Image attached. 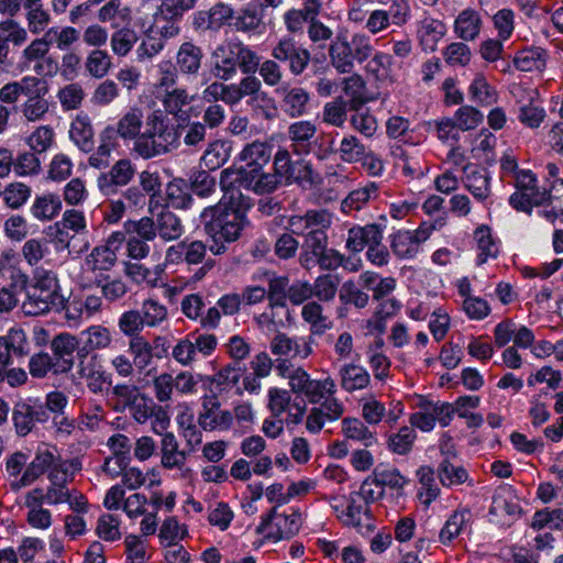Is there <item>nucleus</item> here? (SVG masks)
<instances>
[{"mask_svg": "<svg viewBox=\"0 0 563 563\" xmlns=\"http://www.w3.org/2000/svg\"><path fill=\"white\" fill-rule=\"evenodd\" d=\"M134 141L133 151L144 159L167 154L176 145V134L167 117L155 110L144 118L139 107L130 108L117 122L114 139Z\"/></svg>", "mask_w": 563, "mask_h": 563, "instance_id": "1", "label": "nucleus"}, {"mask_svg": "<svg viewBox=\"0 0 563 563\" xmlns=\"http://www.w3.org/2000/svg\"><path fill=\"white\" fill-rule=\"evenodd\" d=\"M271 157L272 145L258 141L247 144L240 154L245 165L223 169L220 174V186L230 187L234 183H240L243 188L256 195H266L267 186L274 179L272 173L264 172Z\"/></svg>", "mask_w": 563, "mask_h": 563, "instance_id": "2", "label": "nucleus"}, {"mask_svg": "<svg viewBox=\"0 0 563 563\" xmlns=\"http://www.w3.org/2000/svg\"><path fill=\"white\" fill-rule=\"evenodd\" d=\"M273 179L266 189V195L275 192L282 185H297L303 190H311L323 184V177L313 164L299 157L294 159L290 152L279 148L273 157Z\"/></svg>", "mask_w": 563, "mask_h": 563, "instance_id": "3", "label": "nucleus"}, {"mask_svg": "<svg viewBox=\"0 0 563 563\" xmlns=\"http://www.w3.org/2000/svg\"><path fill=\"white\" fill-rule=\"evenodd\" d=\"M212 74L227 81L238 69L243 74H255L258 68V55L250 46L238 40L224 41L211 53Z\"/></svg>", "mask_w": 563, "mask_h": 563, "instance_id": "4", "label": "nucleus"}, {"mask_svg": "<svg viewBox=\"0 0 563 563\" xmlns=\"http://www.w3.org/2000/svg\"><path fill=\"white\" fill-rule=\"evenodd\" d=\"M63 305V296L59 292V284L55 273L51 271H37L34 283L26 289V298L22 303V310L27 316H40L51 309H58Z\"/></svg>", "mask_w": 563, "mask_h": 563, "instance_id": "5", "label": "nucleus"}, {"mask_svg": "<svg viewBox=\"0 0 563 563\" xmlns=\"http://www.w3.org/2000/svg\"><path fill=\"white\" fill-rule=\"evenodd\" d=\"M205 232L212 239H223L225 242L236 241L247 219H243L239 212L228 209L224 203L205 208L200 214Z\"/></svg>", "mask_w": 563, "mask_h": 563, "instance_id": "6", "label": "nucleus"}, {"mask_svg": "<svg viewBox=\"0 0 563 563\" xmlns=\"http://www.w3.org/2000/svg\"><path fill=\"white\" fill-rule=\"evenodd\" d=\"M369 54L371 46L367 37L362 34H355L351 40L338 35L329 47L331 64L341 74L350 73L353 69L354 60L362 63Z\"/></svg>", "mask_w": 563, "mask_h": 563, "instance_id": "7", "label": "nucleus"}, {"mask_svg": "<svg viewBox=\"0 0 563 563\" xmlns=\"http://www.w3.org/2000/svg\"><path fill=\"white\" fill-rule=\"evenodd\" d=\"M301 514L292 510L291 514H279L277 507H273L269 512L262 517L261 523L256 528V533L264 534L266 539L279 541L290 539L300 529Z\"/></svg>", "mask_w": 563, "mask_h": 563, "instance_id": "8", "label": "nucleus"}, {"mask_svg": "<svg viewBox=\"0 0 563 563\" xmlns=\"http://www.w3.org/2000/svg\"><path fill=\"white\" fill-rule=\"evenodd\" d=\"M271 56L280 64H285L294 76L303 74L311 60L308 48L290 35L283 36L276 42L272 47Z\"/></svg>", "mask_w": 563, "mask_h": 563, "instance_id": "9", "label": "nucleus"}, {"mask_svg": "<svg viewBox=\"0 0 563 563\" xmlns=\"http://www.w3.org/2000/svg\"><path fill=\"white\" fill-rule=\"evenodd\" d=\"M49 415L42 404L31 400H19L12 408V422L18 437H26L37 423H44Z\"/></svg>", "mask_w": 563, "mask_h": 563, "instance_id": "10", "label": "nucleus"}, {"mask_svg": "<svg viewBox=\"0 0 563 563\" xmlns=\"http://www.w3.org/2000/svg\"><path fill=\"white\" fill-rule=\"evenodd\" d=\"M135 167L130 158H120L111 168L97 178L98 189L104 196H114L121 187L131 183L135 176Z\"/></svg>", "mask_w": 563, "mask_h": 563, "instance_id": "11", "label": "nucleus"}, {"mask_svg": "<svg viewBox=\"0 0 563 563\" xmlns=\"http://www.w3.org/2000/svg\"><path fill=\"white\" fill-rule=\"evenodd\" d=\"M442 225L441 222L435 221L432 224L422 223L420 227L411 232V231H398L391 242V247L394 253L400 258H411L413 257L420 247L421 242H424L431 234L433 230L437 229V225Z\"/></svg>", "mask_w": 563, "mask_h": 563, "instance_id": "12", "label": "nucleus"}, {"mask_svg": "<svg viewBox=\"0 0 563 563\" xmlns=\"http://www.w3.org/2000/svg\"><path fill=\"white\" fill-rule=\"evenodd\" d=\"M30 353V342L22 329H11L0 335V383L3 369L13 364L14 358H23Z\"/></svg>", "mask_w": 563, "mask_h": 563, "instance_id": "13", "label": "nucleus"}, {"mask_svg": "<svg viewBox=\"0 0 563 563\" xmlns=\"http://www.w3.org/2000/svg\"><path fill=\"white\" fill-rule=\"evenodd\" d=\"M161 465L165 470H177L184 478L191 475V468L187 465L189 451L180 450L174 433L165 432L161 440Z\"/></svg>", "mask_w": 563, "mask_h": 563, "instance_id": "14", "label": "nucleus"}, {"mask_svg": "<svg viewBox=\"0 0 563 563\" xmlns=\"http://www.w3.org/2000/svg\"><path fill=\"white\" fill-rule=\"evenodd\" d=\"M232 421L231 411L221 410V404L216 395H206L202 398V410L199 412L198 423L203 430H228Z\"/></svg>", "mask_w": 563, "mask_h": 563, "instance_id": "15", "label": "nucleus"}, {"mask_svg": "<svg viewBox=\"0 0 563 563\" xmlns=\"http://www.w3.org/2000/svg\"><path fill=\"white\" fill-rule=\"evenodd\" d=\"M78 344L77 338L67 332L53 338L49 346L54 360V374H66L74 367V352L78 349Z\"/></svg>", "mask_w": 563, "mask_h": 563, "instance_id": "16", "label": "nucleus"}, {"mask_svg": "<svg viewBox=\"0 0 563 563\" xmlns=\"http://www.w3.org/2000/svg\"><path fill=\"white\" fill-rule=\"evenodd\" d=\"M330 224L331 218L325 210H308L305 214L291 216L288 220L290 232L303 239L327 230Z\"/></svg>", "mask_w": 563, "mask_h": 563, "instance_id": "17", "label": "nucleus"}, {"mask_svg": "<svg viewBox=\"0 0 563 563\" xmlns=\"http://www.w3.org/2000/svg\"><path fill=\"white\" fill-rule=\"evenodd\" d=\"M77 375L85 379L88 390L96 395L103 393L106 385H111L110 375L103 368L98 354L90 355L89 362L78 363Z\"/></svg>", "mask_w": 563, "mask_h": 563, "instance_id": "18", "label": "nucleus"}, {"mask_svg": "<svg viewBox=\"0 0 563 563\" xmlns=\"http://www.w3.org/2000/svg\"><path fill=\"white\" fill-rule=\"evenodd\" d=\"M462 183L477 201H486L492 194L488 172L479 169L472 164L463 166Z\"/></svg>", "mask_w": 563, "mask_h": 563, "instance_id": "19", "label": "nucleus"}, {"mask_svg": "<svg viewBox=\"0 0 563 563\" xmlns=\"http://www.w3.org/2000/svg\"><path fill=\"white\" fill-rule=\"evenodd\" d=\"M54 462L55 456L49 450H38L33 461L27 464L22 476L11 483V488L13 490H19L22 487L31 485L41 475L48 471L53 466Z\"/></svg>", "mask_w": 563, "mask_h": 563, "instance_id": "20", "label": "nucleus"}, {"mask_svg": "<svg viewBox=\"0 0 563 563\" xmlns=\"http://www.w3.org/2000/svg\"><path fill=\"white\" fill-rule=\"evenodd\" d=\"M282 95L280 108L290 118H299L308 112L309 92L302 87H283L276 90Z\"/></svg>", "mask_w": 563, "mask_h": 563, "instance_id": "21", "label": "nucleus"}, {"mask_svg": "<svg viewBox=\"0 0 563 563\" xmlns=\"http://www.w3.org/2000/svg\"><path fill=\"white\" fill-rule=\"evenodd\" d=\"M299 341L288 336L286 333L277 332L271 341V351L274 355L289 356L301 358L308 357L312 353L311 343L312 338Z\"/></svg>", "mask_w": 563, "mask_h": 563, "instance_id": "22", "label": "nucleus"}, {"mask_svg": "<svg viewBox=\"0 0 563 563\" xmlns=\"http://www.w3.org/2000/svg\"><path fill=\"white\" fill-rule=\"evenodd\" d=\"M316 133L317 128L310 121H297L291 123L287 130V136L291 142V151L297 155L308 154L311 151Z\"/></svg>", "mask_w": 563, "mask_h": 563, "instance_id": "23", "label": "nucleus"}, {"mask_svg": "<svg viewBox=\"0 0 563 563\" xmlns=\"http://www.w3.org/2000/svg\"><path fill=\"white\" fill-rule=\"evenodd\" d=\"M205 54L200 46L185 42L176 54V66L183 75L197 76L201 69Z\"/></svg>", "mask_w": 563, "mask_h": 563, "instance_id": "24", "label": "nucleus"}, {"mask_svg": "<svg viewBox=\"0 0 563 563\" xmlns=\"http://www.w3.org/2000/svg\"><path fill=\"white\" fill-rule=\"evenodd\" d=\"M206 254L207 246L203 242L198 240L190 243L186 242L185 263L188 265H197L202 263V265L196 269L194 275L190 277L191 282L194 283L201 280L214 267V260H206Z\"/></svg>", "mask_w": 563, "mask_h": 563, "instance_id": "25", "label": "nucleus"}, {"mask_svg": "<svg viewBox=\"0 0 563 563\" xmlns=\"http://www.w3.org/2000/svg\"><path fill=\"white\" fill-rule=\"evenodd\" d=\"M71 141L85 153L95 148V131L88 114L79 113L73 120L69 130Z\"/></svg>", "mask_w": 563, "mask_h": 563, "instance_id": "26", "label": "nucleus"}, {"mask_svg": "<svg viewBox=\"0 0 563 563\" xmlns=\"http://www.w3.org/2000/svg\"><path fill=\"white\" fill-rule=\"evenodd\" d=\"M492 515H506L510 520H517L521 512V506L515 493L507 487L496 490L489 509Z\"/></svg>", "mask_w": 563, "mask_h": 563, "instance_id": "27", "label": "nucleus"}, {"mask_svg": "<svg viewBox=\"0 0 563 563\" xmlns=\"http://www.w3.org/2000/svg\"><path fill=\"white\" fill-rule=\"evenodd\" d=\"M383 240V229L377 224L366 227H356L349 230L346 247L352 252H361L371 243H377Z\"/></svg>", "mask_w": 563, "mask_h": 563, "instance_id": "28", "label": "nucleus"}, {"mask_svg": "<svg viewBox=\"0 0 563 563\" xmlns=\"http://www.w3.org/2000/svg\"><path fill=\"white\" fill-rule=\"evenodd\" d=\"M387 485V470L383 465H378L372 475H369L362 484L360 492L355 493L356 496L368 503H375L382 499L385 495Z\"/></svg>", "mask_w": 563, "mask_h": 563, "instance_id": "29", "label": "nucleus"}, {"mask_svg": "<svg viewBox=\"0 0 563 563\" xmlns=\"http://www.w3.org/2000/svg\"><path fill=\"white\" fill-rule=\"evenodd\" d=\"M328 247L327 230H322L311 236L303 239L299 255L300 265L310 271L316 266L317 256Z\"/></svg>", "mask_w": 563, "mask_h": 563, "instance_id": "30", "label": "nucleus"}, {"mask_svg": "<svg viewBox=\"0 0 563 563\" xmlns=\"http://www.w3.org/2000/svg\"><path fill=\"white\" fill-rule=\"evenodd\" d=\"M470 519L471 512L467 509L453 511L440 530L439 541L443 545L451 544L468 528Z\"/></svg>", "mask_w": 563, "mask_h": 563, "instance_id": "31", "label": "nucleus"}, {"mask_svg": "<svg viewBox=\"0 0 563 563\" xmlns=\"http://www.w3.org/2000/svg\"><path fill=\"white\" fill-rule=\"evenodd\" d=\"M97 18L100 23H109L112 27H118L120 24L130 23L132 10L121 0H109L98 10Z\"/></svg>", "mask_w": 563, "mask_h": 563, "instance_id": "32", "label": "nucleus"}, {"mask_svg": "<svg viewBox=\"0 0 563 563\" xmlns=\"http://www.w3.org/2000/svg\"><path fill=\"white\" fill-rule=\"evenodd\" d=\"M343 91L346 96L345 102L350 106V110H358L361 106H365L373 98L366 93V84L362 76L354 74L346 77L342 81Z\"/></svg>", "mask_w": 563, "mask_h": 563, "instance_id": "33", "label": "nucleus"}, {"mask_svg": "<svg viewBox=\"0 0 563 563\" xmlns=\"http://www.w3.org/2000/svg\"><path fill=\"white\" fill-rule=\"evenodd\" d=\"M173 132L176 134V142L181 137L184 144L194 150L199 151L206 144L207 128L202 122H188L187 124H178Z\"/></svg>", "mask_w": 563, "mask_h": 563, "instance_id": "34", "label": "nucleus"}, {"mask_svg": "<svg viewBox=\"0 0 563 563\" xmlns=\"http://www.w3.org/2000/svg\"><path fill=\"white\" fill-rule=\"evenodd\" d=\"M194 99L195 97L189 96L185 88H173L172 90L165 91L162 102L168 114L185 121L189 119V115L184 108L189 106Z\"/></svg>", "mask_w": 563, "mask_h": 563, "instance_id": "35", "label": "nucleus"}, {"mask_svg": "<svg viewBox=\"0 0 563 563\" xmlns=\"http://www.w3.org/2000/svg\"><path fill=\"white\" fill-rule=\"evenodd\" d=\"M62 210V200L58 195L47 192L41 196H36L32 206V216L40 221H51Z\"/></svg>", "mask_w": 563, "mask_h": 563, "instance_id": "36", "label": "nucleus"}, {"mask_svg": "<svg viewBox=\"0 0 563 563\" xmlns=\"http://www.w3.org/2000/svg\"><path fill=\"white\" fill-rule=\"evenodd\" d=\"M482 27V20L477 11L473 9L463 10L454 22L456 35L464 41H474Z\"/></svg>", "mask_w": 563, "mask_h": 563, "instance_id": "37", "label": "nucleus"}, {"mask_svg": "<svg viewBox=\"0 0 563 563\" xmlns=\"http://www.w3.org/2000/svg\"><path fill=\"white\" fill-rule=\"evenodd\" d=\"M117 261V253L112 252V249L100 245L93 247L85 257V266L87 272L103 274V272H109Z\"/></svg>", "mask_w": 563, "mask_h": 563, "instance_id": "38", "label": "nucleus"}, {"mask_svg": "<svg viewBox=\"0 0 563 563\" xmlns=\"http://www.w3.org/2000/svg\"><path fill=\"white\" fill-rule=\"evenodd\" d=\"M220 187L224 192L220 203H224L228 209H232L234 212H239L243 219H247L246 213L253 207L254 201L250 196L241 192L240 183H234L230 187Z\"/></svg>", "mask_w": 563, "mask_h": 563, "instance_id": "39", "label": "nucleus"}, {"mask_svg": "<svg viewBox=\"0 0 563 563\" xmlns=\"http://www.w3.org/2000/svg\"><path fill=\"white\" fill-rule=\"evenodd\" d=\"M86 73L96 79L104 78L113 67L111 55L101 48L91 49L85 59Z\"/></svg>", "mask_w": 563, "mask_h": 563, "instance_id": "40", "label": "nucleus"}, {"mask_svg": "<svg viewBox=\"0 0 563 563\" xmlns=\"http://www.w3.org/2000/svg\"><path fill=\"white\" fill-rule=\"evenodd\" d=\"M115 146L114 126H107L100 133V145L90 155L88 163L91 167L102 169L109 166L110 155Z\"/></svg>", "mask_w": 563, "mask_h": 563, "instance_id": "41", "label": "nucleus"}, {"mask_svg": "<svg viewBox=\"0 0 563 563\" xmlns=\"http://www.w3.org/2000/svg\"><path fill=\"white\" fill-rule=\"evenodd\" d=\"M301 317L310 324L311 338L312 335H322L332 327V322L323 314L322 306L317 301L307 302L301 309Z\"/></svg>", "mask_w": 563, "mask_h": 563, "instance_id": "42", "label": "nucleus"}, {"mask_svg": "<svg viewBox=\"0 0 563 563\" xmlns=\"http://www.w3.org/2000/svg\"><path fill=\"white\" fill-rule=\"evenodd\" d=\"M386 320L387 311L385 310L384 302H380L372 318L367 320V334L375 335L374 340L368 344L369 352H384L385 341L382 335L386 328Z\"/></svg>", "mask_w": 563, "mask_h": 563, "instance_id": "43", "label": "nucleus"}, {"mask_svg": "<svg viewBox=\"0 0 563 563\" xmlns=\"http://www.w3.org/2000/svg\"><path fill=\"white\" fill-rule=\"evenodd\" d=\"M157 235L164 241H174L184 233L180 219L169 210H163L156 217Z\"/></svg>", "mask_w": 563, "mask_h": 563, "instance_id": "44", "label": "nucleus"}, {"mask_svg": "<svg viewBox=\"0 0 563 563\" xmlns=\"http://www.w3.org/2000/svg\"><path fill=\"white\" fill-rule=\"evenodd\" d=\"M139 41L135 30L123 26L119 27L110 35V47L112 53L118 57L128 56Z\"/></svg>", "mask_w": 563, "mask_h": 563, "instance_id": "45", "label": "nucleus"}, {"mask_svg": "<svg viewBox=\"0 0 563 563\" xmlns=\"http://www.w3.org/2000/svg\"><path fill=\"white\" fill-rule=\"evenodd\" d=\"M514 65L520 71L542 70L547 65V53L539 47L523 49L515 56Z\"/></svg>", "mask_w": 563, "mask_h": 563, "instance_id": "46", "label": "nucleus"}, {"mask_svg": "<svg viewBox=\"0 0 563 563\" xmlns=\"http://www.w3.org/2000/svg\"><path fill=\"white\" fill-rule=\"evenodd\" d=\"M93 284L101 289L102 297L110 303L121 300L128 294V286L121 278L97 274Z\"/></svg>", "mask_w": 563, "mask_h": 563, "instance_id": "47", "label": "nucleus"}, {"mask_svg": "<svg viewBox=\"0 0 563 563\" xmlns=\"http://www.w3.org/2000/svg\"><path fill=\"white\" fill-rule=\"evenodd\" d=\"M230 158V146L222 141L216 140L208 144L201 156V164L209 170H216L223 166Z\"/></svg>", "mask_w": 563, "mask_h": 563, "instance_id": "48", "label": "nucleus"}, {"mask_svg": "<svg viewBox=\"0 0 563 563\" xmlns=\"http://www.w3.org/2000/svg\"><path fill=\"white\" fill-rule=\"evenodd\" d=\"M341 386L349 393L365 388L369 383L368 373L357 365H345L340 371Z\"/></svg>", "mask_w": 563, "mask_h": 563, "instance_id": "49", "label": "nucleus"}, {"mask_svg": "<svg viewBox=\"0 0 563 563\" xmlns=\"http://www.w3.org/2000/svg\"><path fill=\"white\" fill-rule=\"evenodd\" d=\"M421 489L419 497L423 505L429 506L440 495V488L435 481V472L430 466H421L417 472Z\"/></svg>", "mask_w": 563, "mask_h": 563, "instance_id": "50", "label": "nucleus"}, {"mask_svg": "<svg viewBox=\"0 0 563 563\" xmlns=\"http://www.w3.org/2000/svg\"><path fill=\"white\" fill-rule=\"evenodd\" d=\"M474 239L477 242L479 253L477 255V264L482 265L488 258H495L498 255V246L493 239L492 230L487 225L478 227L474 232Z\"/></svg>", "mask_w": 563, "mask_h": 563, "instance_id": "51", "label": "nucleus"}, {"mask_svg": "<svg viewBox=\"0 0 563 563\" xmlns=\"http://www.w3.org/2000/svg\"><path fill=\"white\" fill-rule=\"evenodd\" d=\"M341 279L335 274L320 275L310 284L312 296L317 297L320 301L329 302L334 299Z\"/></svg>", "mask_w": 563, "mask_h": 563, "instance_id": "52", "label": "nucleus"}, {"mask_svg": "<svg viewBox=\"0 0 563 563\" xmlns=\"http://www.w3.org/2000/svg\"><path fill=\"white\" fill-rule=\"evenodd\" d=\"M32 189L30 186L14 181L7 185L0 192L4 205L13 210L20 209L30 199Z\"/></svg>", "mask_w": 563, "mask_h": 563, "instance_id": "53", "label": "nucleus"}, {"mask_svg": "<svg viewBox=\"0 0 563 563\" xmlns=\"http://www.w3.org/2000/svg\"><path fill=\"white\" fill-rule=\"evenodd\" d=\"M438 477L444 487H452L465 483L468 473L463 466H456L444 457L438 466Z\"/></svg>", "mask_w": 563, "mask_h": 563, "instance_id": "54", "label": "nucleus"}, {"mask_svg": "<svg viewBox=\"0 0 563 563\" xmlns=\"http://www.w3.org/2000/svg\"><path fill=\"white\" fill-rule=\"evenodd\" d=\"M129 353L132 356L134 366L141 372L152 363L150 341L143 335L133 336L129 340Z\"/></svg>", "mask_w": 563, "mask_h": 563, "instance_id": "55", "label": "nucleus"}, {"mask_svg": "<svg viewBox=\"0 0 563 563\" xmlns=\"http://www.w3.org/2000/svg\"><path fill=\"white\" fill-rule=\"evenodd\" d=\"M530 526L533 530H541L545 527L552 530H563V508L537 510Z\"/></svg>", "mask_w": 563, "mask_h": 563, "instance_id": "56", "label": "nucleus"}, {"mask_svg": "<svg viewBox=\"0 0 563 563\" xmlns=\"http://www.w3.org/2000/svg\"><path fill=\"white\" fill-rule=\"evenodd\" d=\"M377 186L372 183L366 187L355 189L342 201L341 210L349 213L353 210L358 211L372 198L377 197Z\"/></svg>", "mask_w": 563, "mask_h": 563, "instance_id": "57", "label": "nucleus"}, {"mask_svg": "<svg viewBox=\"0 0 563 563\" xmlns=\"http://www.w3.org/2000/svg\"><path fill=\"white\" fill-rule=\"evenodd\" d=\"M198 0H162L158 15L167 22L179 21L184 13L194 9Z\"/></svg>", "mask_w": 563, "mask_h": 563, "instance_id": "58", "label": "nucleus"}, {"mask_svg": "<svg viewBox=\"0 0 563 563\" xmlns=\"http://www.w3.org/2000/svg\"><path fill=\"white\" fill-rule=\"evenodd\" d=\"M347 111H350V106L345 99L338 97L324 104L322 120L330 125L342 128L347 119Z\"/></svg>", "mask_w": 563, "mask_h": 563, "instance_id": "59", "label": "nucleus"}, {"mask_svg": "<svg viewBox=\"0 0 563 563\" xmlns=\"http://www.w3.org/2000/svg\"><path fill=\"white\" fill-rule=\"evenodd\" d=\"M470 93L472 99L482 106H489L497 100V91L483 74H476L470 86Z\"/></svg>", "mask_w": 563, "mask_h": 563, "instance_id": "60", "label": "nucleus"}, {"mask_svg": "<svg viewBox=\"0 0 563 563\" xmlns=\"http://www.w3.org/2000/svg\"><path fill=\"white\" fill-rule=\"evenodd\" d=\"M129 235H134L146 242H152L157 236V225L153 218L143 217L140 220H129L124 223Z\"/></svg>", "mask_w": 563, "mask_h": 563, "instance_id": "61", "label": "nucleus"}, {"mask_svg": "<svg viewBox=\"0 0 563 563\" xmlns=\"http://www.w3.org/2000/svg\"><path fill=\"white\" fill-rule=\"evenodd\" d=\"M188 534L187 527L180 525L176 518L169 517L161 526L158 538L165 545H176L178 541L185 539Z\"/></svg>", "mask_w": 563, "mask_h": 563, "instance_id": "62", "label": "nucleus"}, {"mask_svg": "<svg viewBox=\"0 0 563 563\" xmlns=\"http://www.w3.org/2000/svg\"><path fill=\"white\" fill-rule=\"evenodd\" d=\"M350 112H352L350 122L354 130L365 136H372L376 132L377 121L368 108L361 106L358 110H350Z\"/></svg>", "mask_w": 563, "mask_h": 563, "instance_id": "63", "label": "nucleus"}, {"mask_svg": "<svg viewBox=\"0 0 563 563\" xmlns=\"http://www.w3.org/2000/svg\"><path fill=\"white\" fill-rule=\"evenodd\" d=\"M545 117V109L531 101L526 104H521L517 112L518 121L522 125L532 130L538 129L543 123Z\"/></svg>", "mask_w": 563, "mask_h": 563, "instance_id": "64", "label": "nucleus"}]
</instances>
